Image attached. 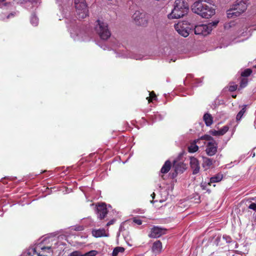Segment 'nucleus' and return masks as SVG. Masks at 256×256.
Segmentation results:
<instances>
[{
    "mask_svg": "<svg viewBox=\"0 0 256 256\" xmlns=\"http://www.w3.org/2000/svg\"><path fill=\"white\" fill-rule=\"evenodd\" d=\"M62 244V242H59L57 237L54 236L47 237L42 240V244H38L35 248L32 249L31 252L28 251L24 256H31L32 252L36 256H48L47 253H52L56 248Z\"/></svg>",
    "mask_w": 256,
    "mask_h": 256,
    "instance_id": "f257e3e1",
    "label": "nucleus"
},
{
    "mask_svg": "<svg viewBox=\"0 0 256 256\" xmlns=\"http://www.w3.org/2000/svg\"><path fill=\"white\" fill-rule=\"evenodd\" d=\"M192 10L194 12L206 18H208L215 14V9L202 0L194 2L192 6Z\"/></svg>",
    "mask_w": 256,
    "mask_h": 256,
    "instance_id": "f03ea898",
    "label": "nucleus"
},
{
    "mask_svg": "<svg viewBox=\"0 0 256 256\" xmlns=\"http://www.w3.org/2000/svg\"><path fill=\"white\" fill-rule=\"evenodd\" d=\"M188 6L186 0H176L172 12L168 15L170 19L179 18L187 14Z\"/></svg>",
    "mask_w": 256,
    "mask_h": 256,
    "instance_id": "7ed1b4c3",
    "label": "nucleus"
},
{
    "mask_svg": "<svg viewBox=\"0 0 256 256\" xmlns=\"http://www.w3.org/2000/svg\"><path fill=\"white\" fill-rule=\"evenodd\" d=\"M248 1V0H238L236 4L227 11V16L232 18L240 16L246 10Z\"/></svg>",
    "mask_w": 256,
    "mask_h": 256,
    "instance_id": "20e7f679",
    "label": "nucleus"
},
{
    "mask_svg": "<svg viewBox=\"0 0 256 256\" xmlns=\"http://www.w3.org/2000/svg\"><path fill=\"white\" fill-rule=\"evenodd\" d=\"M96 22L95 30L99 36L103 40H108L111 36L108 24L100 20H98Z\"/></svg>",
    "mask_w": 256,
    "mask_h": 256,
    "instance_id": "39448f33",
    "label": "nucleus"
},
{
    "mask_svg": "<svg viewBox=\"0 0 256 256\" xmlns=\"http://www.w3.org/2000/svg\"><path fill=\"white\" fill-rule=\"evenodd\" d=\"M76 15L78 18H84L88 16V10L84 0H74Z\"/></svg>",
    "mask_w": 256,
    "mask_h": 256,
    "instance_id": "423d86ee",
    "label": "nucleus"
},
{
    "mask_svg": "<svg viewBox=\"0 0 256 256\" xmlns=\"http://www.w3.org/2000/svg\"><path fill=\"white\" fill-rule=\"evenodd\" d=\"M133 20L137 25L144 26L147 24L148 18L146 13L136 10L132 16Z\"/></svg>",
    "mask_w": 256,
    "mask_h": 256,
    "instance_id": "0eeeda50",
    "label": "nucleus"
},
{
    "mask_svg": "<svg viewBox=\"0 0 256 256\" xmlns=\"http://www.w3.org/2000/svg\"><path fill=\"white\" fill-rule=\"evenodd\" d=\"M174 28L182 36L187 37L190 34V29L186 24L184 22H179L174 24Z\"/></svg>",
    "mask_w": 256,
    "mask_h": 256,
    "instance_id": "6e6552de",
    "label": "nucleus"
},
{
    "mask_svg": "<svg viewBox=\"0 0 256 256\" xmlns=\"http://www.w3.org/2000/svg\"><path fill=\"white\" fill-rule=\"evenodd\" d=\"M210 24H202L195 26L194 31L196 34H202L206 36L211 32Z\"/></svg>",
    "mask_w": 256,
    "mask_h": 256,
    "instance_id": "1a4fd4ad",
    "label": "nucleus"
},
{
    "mask_svg": "<svg viewBox=\"0 0 256 256\" xmlns=\"http://www.w3.org/2000/svg\"><path fill=\"white\" fill-rule=\"evenodd\" d=\"M218 150V144L214 140L208 142L206 144V154L209 156L214 155Z\"/></svg>",
    "mask_w": 256,
    "mask_h": 256,
    "instance_id": "9d476101",
    "label": "nucleus"
},
{
    "mask_svg": "<svg viewBox=\"0 0 256 256\" xmlns=\"http://www.w3.org/2000/svg\"><path fill=\"white\" fill-rule=\"evenodd\" d=\"M108 210L106 204H99L96 206V214L99 220H103L108 214Z\"/></svg>",
    "mask_w": 256,
    "mask_h": 256,
    "instance_id": "9b49d317",
    "label": "nucleus"
},
{
    "mask_svg": "<svg viewBox=\"0 0 256 256\" xmlns=\"http://www.w3.org/2000/svg\"><path fill=\"white\" fill-rule=\"evenodd\" d=\"M166 230L158 226H154L151 229L150 233L148 234L150 238H158L166 234Z\"/></svg>",
    "mask_w": 256,
    "mask_h": 256,
    "instance_id": "f8f14e48",
    "label": "nucleus"
},
{
    "mask_svg": "<svg viewBox=\"0 0 256 256\" xmlns=\"http://www.w3.org/2000/svg\"><path fill=\"white\" fill-rule=\"evenodd\" d=\"M190 166L192 170V174H196L200 172V166L198 160L194 157L190 158Z\"/></svg>",
    "mask_w": 256,
    "mask_h": 256,
    "instance_id": "ddd939ff",
    "label": "nucleus"
},
{
    "mask_svg": "<svg viewBox=\"0 0 256 256\" xmlns=\"http://www.w3.org/2000/svg\"><path fill=\"white\" fill-rule=\"evenodd\" d=\"M71 36L74 40H88V38H86V32L83 30H78V33L76 32L74 33L70 31Z\"/></svg>",
    "mask_w": 256,
    "mask_h": 256,
    "instance_id": "4468645a",
    "label": "nucleus"
},
{
    "mask_svg": "<svg viewBox=\"0 0 256 256\" xmlns=\"http://www.w3.org/2000/svg\"><path fill=\"white\" fill-rule=\"evenodd\" d=\"M92 234L96 238H100L102 236L108 237L109 234L106 232L104 228H100L98 230H94L92 232Z\"/></svg>",
    "mask_w": 256,
    "mask_h": 256,
    "instance_id": "2eb2a0df",
    "label": "nucleus"
},
{
    "mask_svg": "<svg viewBox=\"0 0 256 256\" xmlns=\"http://www.w3.org/2000/svg\"><path fill=\"white\" fill-rule=\"evenodd\" d=\"M152 250L156 254H160L162 250V244L159 240L156 241L153 243Z\"/></svg>",
    "mask_w": 256,
    "mask_h": 256,
    "instance_id": "dca6fc26",
    "label": "nucleus"
},
{
    "mask_svg": "<svg viewBox=\"0 0 256 256\" xmlns=\"http://www.w3.org/2000/svg\"><path fill=\"white\" fill-rule=\"evenodd\" d=\"M222 238L226 243L230 244L231 248H236L238 247V244L236 241L232 240L231 237L228 235H224Z\"/></svg>",
    "mask_w": 256,
    "mask_h": 256,
    "instance_id": "f3484780",
    "label": "nucleus"
},
{
    "mask_svg": "<svg viewBox=\"0 0 256 256\" xmlns=\"http://www.w3.org/2000/svg\"><path fill=\"white\" fill-rule=\"evenodd\" d=\"M229 128L227 126H224L218 130H214L212 131V134L213 136H222L228 130Z\"/></svg>",
    "mask_w": 256,
    "mask_h": 256,
    "instance_id": "a211bd4d",
    "label": "nucleus"
},
{
    "mask_svg": "<svg viewBox=\"0 0 256 256\" xmlns=\"http://www.w3.org/2000/svg\"><path fill=\"white\" fill-rule=\"evenodd\" d=\"M203 119L205 122L206 125L208 126H211L213 122L212 116L208 113H206L204 114Z\"/></svg>",
    "mask_w": 256,
    "mask_h": 256,
    "instance_id": "6ab92c4d",
    "label": "nucleus"
},
{
    "mask_svg": "<svg viewBox=\"0 0 256 256\" xmlns=\"http://www.w3.org/2000/svg\"><path fill=\"white\" fill-rule=\"evenodd\" d=\"M200 140H194L192 142L188 147V152H194L198 150V146L196 145V143L199 142Z\"/></svg>",
    "mask_w": 256,
    "mask_h": 256,
    "instance_id": "aec40b11",
    "label": "nucleus"
},
{
    "mask_svg": "<svg viewBox=\"0 0 256 256\" xmlns=\"http://www.w3.org/2000/svg\"><path fill=\"white\" fill-rule=\"evenodd\" d=\"M212 164L213 160L212 159L206 157L203 158L202 166L206 170L209 168Z\"/></svg>",
    "mask_w": 256,
    "mask_h": 256,
    "instance_id": "412c9836",
    "label": "nucleus"
},
{
    "mask_svg": "<svg viewBox=\"0 0 256 256\" xmlns=\"http://www.w3.org/2000/svg\"><path fill=\"white\" fill-rule=\"evenodd\" d=\"M171 168V162L170 160H166L162 166L160 172L162 174H166L170 170Z\"/></svg>",
    "mask_w": 256,
    "mask_h": 256,
    "instance_id": "4be33fe9",
    "label": "nucleus"
},
{
    "mask_svg": "<svg viewBox=\"0 0 256 256\" xmlns=\"http://www.w3.org/2000/svg\"><path fill=\"white\" fill-rule=\"evenodd\" d=\"M222 174H218L210 178V182L212 183L219 182L222 179Z\"/></svg>",
    "mask_w": 256,
    "mask_h": 256,
    "instance_id": "5701e85b",
    "label": "nucleus"
},
{
    "mask_svg": "<svg viewBox=\"0 0 256 256\" xmlns=\"http://www.w3.org/2000/svg\"><path fill=\"white\" fill-rule=\"evenodd\" d=\"M246 105H244L242 109L238 112L236 116V120L237 121H239L242 118L244 114L245 113L246 111Z\"/></svg>",
    "mask_w": 256,
    "mask_h": 256,
    "instance_id": "b1692460",
    "label": "nucleus"
},
{
    "mask_svg": "<svg viewBox=\"0 0 256 256\" xmlns=\"http://www.w3.org/2000/svg\"><path fill=\"white\" fill-rule=\"evenodd\" d=\"M124 250V248L122 247L118 246L114 248L113 250L112 256H117L118 253L123 252Z\"/></svg>",
    "mask_w": 256,
    "mask_h": 256,
    "instance_id": "393cba45",
    "label": "nucleus"
},
{
    "mask_svg": "<svg viewBox=\"0 0 256 256\" xmlns=\"http://www.w3.org/2000/svg\"><path fill=\"white\" fill-rule=\"evenodd\" d=\"M16 12H12L10 14L6 16L4 14H0V20H5L6 18L8 19L11 17H14L15 15H16Z\"/></svg>",
    "mask_w": 256,
    "mask_h": 256,
    "instance_id": "a878e982",
    "label": "nucleus"
},
{
    "mask_svg": "<svg viewBox=\"0 0 256 256\" xmlns=\"http://www.w3.org/2000/svg\"><path fill=\"white\" fill-rule=\"evenodd\" d=\"M30 23L34 26H36L38 24V19L34 14H32L31 16Z\"/></svg>",
    "mask_w": 256,
    "mask_h": 256,
    "instance_id": "bb28decb",
    "label": "nucleus"
},
{
    "mask_svg": "<svg viewBox=\"0 0 256 256\" xmlns=\"http://www.w3.org/2000/svg\"><path fill=\"white\" fill-rule=\"evenodd\" d=\"M252 72V70H251V69L247 68L242 72L241 76L243 77H247L250 76Z\"/></svg>",
    "mask_w": 256,
    "mask_h": 256,
    "instance_id": "cd10ccee",
    "label": "nucleus"
},
{
    "mask_svg": "<svg viewBox=\"0 0 256 256\" xmlns=\"http://www.w3.org/2000/svg\"><path fill=\"white\" fill-rule=\"evenodd\" d=\"M97 253V251L95 250H92L84 254H83L82 256H96Z\"/></svg>",
    "mask_w": 256,
    "mask_h": 256,
    "instance_id": "c85d7f7f",
    "label": "nucleus"
},
{
    "mask_svg": "<svg viewBox=\"0 0 256 256\" xmlns=\"http://www.w3.org/2000/svg\"><path fill=\"white\" fill-rule=\"evenodd\" d=\"M200 139L206 140H208V142H210L212 140H214L211 136L208 135V134H205V135L201 136Z\"/></svg>",
    "mask_w": 256,
    "mask_h": 256,
    "instance_id": "c756f323",
    "label": "nucleus"
},
{
    "mask_svg": "<svg viewBox=\"0 0 256 256\" xmlns=\"http://www.w3.org/2000/svg\"><path fill=\"white\" fill-rule=\"evenodd\" d=\"M84 228L82 226H74L72 228V230H74L76 231H82V230H84Z\"/></svg>",
    "mask_w": 256,
    "mask_h": 256,
    "instance_id": "7c9ffc66",
    "label": "nucleus"
},
{
    "mask_svg": "<svg viewBox=\"0 0 256 256\" xmlns=\"http://www.w3.org/2000/svg\"><path fill=\"white\" fill-rule=\"evenodd\" d=\"M248 84V81L246 80L242 79L240 83V86L241 88H244Z\"/></svg>",
    "mask_w": 256,
    "mask_h": 256,
    "instance_id": "2f4dec72",
    "label": "nucleus"
},
{
    "mask_svg": "<svg viewBox=\"0 0 256 256\" xmlns=\"http://www.w3.org/2000/svg\"><path fill=\"white\" fill-rule=\"evenodd\" d=\"M156 97V94H154V92H151L150 94V97L148 98L147 99H148V100L149 102H151L152 99H154Z\"/></svg>",
    "mask_w": 256,
    "mask_h": 256,
    "instance_id": "473e14b6",
    "label": "nucleus"
},
{
    "mask_svg": "<svg viewBox=\"0 0 256 256\" xmlns=\"http://www.w3.org/2000/svg\"><path fill=\"white\" fill-rule=\"evenodd\" d=\"M248 208H250V210H254V212H256V204L254 203V202L252 203L248 206Z\"/></svg>",
    "mask_w": 256,
    "mask_h": 256,
    "instance_id": "72a5a7b5",
    "label": "nucleus"
},
{
    "mask_svg": "<svg viewBox=\"0 0 256 256\" xmlns=\"http://www.w3.org/2000/svg\"><path fill=\"white\" fill-rule=\"evenodd\" d=\"M218 21H214V22H210L208 24H210V29H211V31L212 30V27L213 26H216L217 24H218Z\"/></svg>",
    "mask_w": 256,
    "mask_h": 256,
    "instance_id": "f704fd0d",
    "label": "nucleus"
},
{
    "mask_svg": "<svg viewBox=\"0 0 256 256\" xmlns=\"http://www.w3.org/2000/svg\"><path fill=\"white\" fill-rule=\"evenodd\" d=\"M83 254H81L78 251H75L71 253V256H82Z\"/></svg>",
    "mask_w": 256,
    "mask_h": 256,
    "instance_id": "c9c22d12",
    "label": "nucleus"
},
{
    "mask_svg": "<svg viewBox=\"0 0 256 256\" xmlns=\"http://www.w3.org/2000/svg\"><path fill=\"white\" fill-rule=\"evenodd\" d=\"M236 88H237V85L234 84L233 86H230L229 90L230 92H234V91L236 90Z\"/></svg>",
    "mask_w": 256,
    "mask_h": 256,
    "instance_id": "e433bc0d",
    "label": "nucleus"
},
{
    "mask_svg": "<svg viewBox=\"0 0 256 256\" xmlns=\"http://www.w3.org/2000/svg\"><path fill=\"white\" fill-rule=\"evenodd\" d=\"M154 116H155V118L156 120H160L163 118V117L162 116L158 114H154Z\"/></svg>",
    "mask_w": 256,
    "mask_h": 256,
    "instance_id": "4c0bfd02",
    "label": "nucleus"
},
{
    "mask_svg": "<svg viewBox=\"0 0 256 256\" xmlns=\"http://www.w3.org/2000/svg\"><path fill=\"white\" fill-rule=\"evenodd\" d=\"M134 222L138 225H140L142 224V221L140 219L134 218Z\"/></svg>",
    "mask_w": 256,
    "mask_h": 256,
    "instance_id": "58836bf2",
    "label": "nucleus"
},
{
    "mask_svg": "<svg viewBox=\"0 0 256 256\" xmlns=\"http://www.w3.org/2000/svg\"><path fill=\"white\" fill-rule=\"evenodd\" d=\"M114 222V220H110V221H109V222L106 224V226H110V225H111V224H112Z\"/></svg>",
    "mask_w": 256,
    "mask_h": 256,
    "instance_id": "ea45409f",
    "label": "nucleus"
},
{
    "mask_svg": "<svg viewBox=\"0 0 256 256\" xmlns=\"http://www.w3.org/2000/svg\"><path fill=\"white\" fill-rule=\"evenodd\" d=\"M6 2H0V8H2L3 6H6Z\"/></svg>",
    "mask_w": 256,
    "mask_h": 256,
    "instance_id": "a19ab883",
    "label": "nucleus"
},
{
    "mask_svg": "<svg viewBox=\"0 0 256 256\" xmlns=\"http://www.w3.org/2000/svg\"><path fill=\"white\" fill-rule=\"evenodd\" d=\"M132 58H135L136 60H140V58L139 56H134L132 57Z\"/></svg>",
    "mask_w": 256,
    "mask_h": 256,
    "instance_id": "79ce46f5",
    "label": "nucleus"
},
{
    "mask_svg": "<svg viewBox=\"0 0 256 256\" xmlns=\"http://www.w3.org/2000/svg\"><path fill=\"white\" fill-rule=\"evenodd\" d=\"M155 193L154 192H153L152 194H151V196L152 198V199H154V198H155Z\"/></svg>",
    "mask_w": 256,
    "mask_h": 256,
    "instance_id": "37998d69",
    "label": "nucleus"
},
{
    "mask_svg": "<svg viewBox=\"0 0 256 256\" xmlns=\"http://www.w3.org/2000/svg\"><path fill=\"white\" fill-rule=\"evenodd\" d=\"M6 0H0V2H5L6 1Z\"/></svg>",
    "mask_w": 256,
    "mask_h": 256,
    "instance_id": "c03bdc74",
    "label": "nucleus"
},
{
    "mask_svg": "<svg viewBox=\"0 0 256 256\" xmlns=\"http://www.w3.org/2000/svg\"><path fill=\"white\" fill-rule=\"evenodd\" d=\"M122 56H126V55L124 54H122Z\"/></svg>",
    "mask_w": 256,
    "mask_h": 256,
    "instance_id": "a18cd8bd",
    "label": "nucleus"
},
{
    "mask_svg": "<svg viewBox=\"0 0 256 256\" xmlns=\"http://www.w3.org/2000/svg\"><path fill=\"white\" fill-rule=\"evenodd\" d=\"M254 67L256 68V66Z\"/></svg>",
    "mask_w": 256,
    "mask_h": 256,
    "instance_id": "49530a36",
    "label": "nucleus"
}]
</instances>
